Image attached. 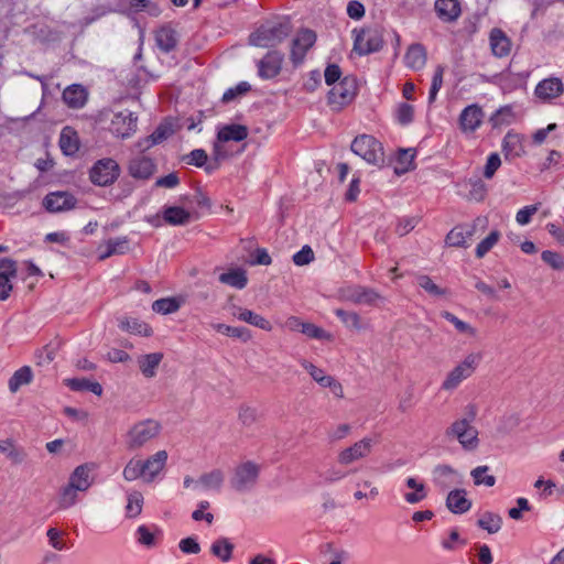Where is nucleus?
<instances>
[{"label":"nucleus","instance_id":"obj_47","mask_svg":"<svg viewBox=\"0 0 564 564\" xmlns=\"http://www.w3.org/2000/svg\"><path fill=\"white\" fill-rule=\"evenodd\" d=\"M442 317L447 322L452 323L457 332L460 334L468 335L470 337H475L477 334L476 328H474L470 324L459 319L457 316L452 314L451 312L444 311L442 312Z\"/></svg>","mask_w":564,"mask_h":564},{"label":"nucleus","instance_id":"obj_51","mask_svg":"<svg viewBox=\"0 0 564 564\" xmlns=\"http://www.w3.org/2000/svg\"><path fill=\"white\" fill-rule=\"evenodd\" d=\"M180 308V303L173 297L160 299L153 302L152 310L160 314H171Z\"/></svg>","mask_w":564,"mask_h":564},{"label":"nucleus","instance_id":"obj_63","mask_svg":"<svg viewBox=\"0 0 564 564\" xmlns=\"http://www.w3.org/2000/svg\"><path fill=\"white\" fill-rule=\"evenodd\" d=\"M137 540L140 544L151 547L155 544V539L153 532H151L150 528L147 525H140L137 529Z\"/></svg>","mask_w":564,"mask_h":564},{"label":"nucleus","instance_id":"obj_26","mask_svg":"<svg viewBox=\"0 0 564 564\" xmlns=\"http://www.w3.org/2000/svg\"><path fill=\"white\" fill-rule=\"evenodd\" d=\"M90 468L88 465H79L70 474L67 485L74 487L80 492L86 491L91 486Z\"/></svg>","mask_w":564,"mask_h":564},{"label":"nucleus","instance_id":"obj_41","mask_svg":"<svg viewBox=\"0 0 564 564\" xmlns=\"http://www.w3.org/2000/svg\"><path fill=\"white\" fill-rule=\"evenodd\" d=\"M433 474L435 485L445 490L452 485L449 477L455 474V470L448 465H438L434 468Z\"/></svg>","mask_w":564,"mask_h":564},{"label":"nucleus","instance_id":"obj_13","mask_svg":"<svg viewBox=\"0 0 564 564\" xmlns=\"http://www.w3.org/2000/svg\"><path fill=\"white\" fill-rule=\"evenodd\" d=\"M357 86L354 78L344 77L328 94L329 104L339 107L350 102L356 95Z\"/></svg>","mask_w":564,"mask_h":564},{"label":"nucleus","instance_id":"obj_15","mask_svg":"<svg viewBox=\"0 0 564 564\" xmlns=\"http://www.w3.org/2000/svg\"><path fill=\"white\" fill-rule=\"evenodd\" d=\"M485 113L480 106L473 104L463 109L459 115L458 123L462 132L473 133L482 123Z\"/></svg>","mask_w":564,"mask_h":564},{"label":"nucleus","instance_id":"obj_25","mask_svg":"<svg viewBox=\"0 0 564 564\" xmlns=\"http://www.w3.org/2000/svg\"><path fill=\"white\" fill-rule=\"evenodd\" d=\"M63 100L68 107L79 109L87 101V91L82 85H70L63 91Z\"/></svg>","mask_w":564,"mask_h":564},{"label":"nucleus","instance_id":"obj_37","mask_svg":"<svg viewBox=\"0 0 564 564\" xmlns=\"http://www.w3.org/2000/svg\"><path fill=\"white\" fill-rule=\"evenodd\" d=\"M33 375L30 367L24 366L17 370L9 379V390L15 393L22 386L28 384L32 381Z\"/></svg>","mask_w":564,"mask_h":564},{"label":"nucleus","instance_id":"obj_19","mask_svg":"<svg viewBox=\"0 0 564 564\" xmlns=\"http://www.w3.org/2000/svg\"><path fill=\"white\" fill-rule=\"evenodd\" d=\"M128 171L133 178L148 180L153 175L155 164L150 158L135 156L130 160Z\"/></svg>","mask_w":564,"mask_h":564},{"label":"nucleus","instance_id":"obj_31","mask_svg":"<svg viewBox=\"0 0 564 564\" xmlns=\"http://www.w3.org/2000/svg\"><path fill=\"white\" fill-rule=\"evenodd\" d=\"M248 137V129L242 124H228L223 127L217 134L219 142L242 141Z\"/></svg>","mask_w":564,"mask_h":564},{"label":"nucleus","instance_id":"obj_54","mask_svg":"<svg viewBox=\"0 0 564 564\" xmlns=\"http://www.w3.org/2000/svg\"><path fill=\"white\" fill-rule=\"evenodd\" d=\"M300 365L310 373L312 379L317 382L321 387L328 379L329 375H326L323 369L316 367L306 359H301Z\"/></svg>","mask_w":564,"mask_h":564},{"label":"nucleus","instance_id":"obj_32","mask_svg":"<svg viewBox=\"0 0 564 564\" xmlns=\"http://www.w3.org/2000/svg\"><path fill=\"white\" fill-rule=\"evenodd\" d=\"M163 219L172 226L186 225L191 220V214L182 207L170 206L163 212Z\"/></svg>","mask_w":564,"mask_h":564},{"label":"nucleus","instance_id":"obj_48","mask_svg":"<svg viewBox=\"0 0 564 564\" xmlns=\"http://www.w3.org/2000/svg\"><path fill=\"white\" fill-rule=\"evenodd\" d=\"M416 280L420 288H422L432 296H444L448 293L446 289H443L435 284L429 275L421 274L417 276Z\"/></svg>","mask_w":564,"mask_h":564},{"label":"nucleus","instance_id":"obj_39","mask_svg":"<svg viewBox=\"0 0 564 564\" xmlns=\"http://www.w3.org/2000/svg\"><path fill=\"white\" fill-rule=\"evenodd\" d=\"M239 321L246 322L252 326L259 327L260 329L270 332L272 326L268 319L263 316L246 308L245 311H240Z\"/></svg>","mask_w":564,"mask_h":564},{"label":"nucleus","instance_id":"obj_57","mask_svg":"<svg viewBox=\"0 0 564 564\" xmlns=\"http://www.w3.org/2000/svg\"><path fill=\"white\" fill-rule=\"evenodd\" d=\"M444 66L438 65L434 72L433 78H432V85L429 93V102L432 104L435 101L437 93L442 88L443 85V75H444Z\"/></svg>","mask_w":564,"mask_h":564},{"label":"nucleus","instance_id":"obj_27","mask_svg":"<svg viewBox=\"0 0 564 564\" xmlns=\"http://www.w3.org/2000/svg\"><path fill=\"white\" fill-rule=\"evenodd\" d=\"M162 352H151L142 355L138 358V366L140 371L145 378H153L156 375V369L163 359Z\"/></svg>","mask_w":564,"mask_h":564},{"label":"nucleus","instance_id":"obj_62","mask_svg":"<svg viewBox=\"0 0 564 564\" xmlns=\"http://www.w3.org/2000/svg\"><path fill=\"white\" fill-rule=\"evenodd\" d=\"M541 258L545 263H547L554 270L564 269V259L557 252L545 250L542 252Z\"/></svg>","mask_w":564,"mask_h":564},{"label":"nucleus","instance_id":"obj_7","mask_svg":"<svg viewBox=\"0 0 564 564\" xmlns=\"http://www.w3.org/2000/svg\"><path fill=\"white\" fill-rule=\"evenodd\" d=\"M119 175V164L110 158L98 160L89 172L90 181L98 186L111 185Z\"/></svg>","mask_w":564,"mask_h":564},{"label":"nucleus","instance_id":"obj_22","mask_svg":"<svg viewBox=\"0 0 564 564\" xmlns=\"http://www.w3.org/2000/svg\"><path fill=\"white\" fill-rule=\"evenodd\" d=\"M174 132V127L172 122L164 121L162 122L151 135L138 142V147L141 151H145L151 147L161 143L163 140L167 139Z\"/></svg>","mask_w":564,"mask_h":564},{"label":"nucleus","instance_id":"obj_40","mask_svg":"<svg viewBox=\"0 0 564 564\" xmlns=\"http://www.w3.org/2000/svg\"><path fill=\"white\" fill-rule=\"evenodd\" d=\"M212 326L216 332L239 338L245 343L251 338L250 330L246 327H232L221 323L213 324Z\"/></svg>","mask_w":564,"mask_h":564},{"label":"nucleus","instance_id":"obj_5","mask_svg":"<svg viewBox=\"0 0 564 564\" xmlns=\"http://www.w3.org/2000/svg\"><path fill=\"white\" fill-rule=\"evenodd\" d=\"M351 151L370 164L383 163V148L372 135L361 134L354 139Z\"/></svg>","mask_w":564,"mask_h":564},{"label":"nucleus","instance_id":"obj_45","mask_svg":"<svg viewBox=\"0 0 564 564\" xmlns=\"http://www.w3.org/2000/svg\"><path fill=\"white\" fill-rule=\"evenodd\" d=\"M210 550L215 556L227 562L231 558L234 544H231L228 539L221 538L213 543Z\"/></svg>","mask_w":564,"mask_h":564},{"label":"nucleus","instance_id":"obj_43","mask_svg":"<svg viewBox=\"0 0 564 564\" xmlns=\"http://www.w3.org/2000/svg\"><path fill=\"white\" fill-rule=\"evenodd\" d=\"M477 524L492 534L501 529L502 519L499 514L492 512H485L482 517L477 521Z\"/></svg>","mask_w":564,"mask_h":564},{"label":"nucleus","instance_id":"obj_64","mask_svg":"<svg viewBox=\"0 0 564 564\" xmlns=\"http://www.w3.org/2000/svg\"><path fill=\"white\" fill-rule=\"evenodd\" d=\"M314 260V251L310 246H304L293 256V262L296 265H306Z\"/></svg>","mask_w":564,"mask_h":564},{"label":"nucleus","instance_id":"obj_8","mask_svg":"<svg viewBox=\"0 0 564 564\" xmlns=\"http://www.w3.org/2000/svg\"><path fill=\"white\" fill-rule=\"evenodd\" d=\"M354 51L359 55H367L379 51L383 45L382 33L379 29L369 28L355 30Z\"/></svg>","mask_w":564,"mask_h":564},{"label":"nucleus","instance_id":"obj_14","mask_svg":"<svg viewBox=\"0 0 564 564\" xmlns=\"http://www.w3.org/2000/svg\"><path fill=\"white\" fill-rule=\"evenodd\" d=\"M138 118L133 112L123 110L113 115L110 122V131L119 138L130 137L137 129Z\"/></svg>","mask_w":564,"mask_h":564},{"label":"nucleus","instance_id":"obj_9","mask_svg":"<svg viewBox=\"0 0 564 564\" xmlns=\"http://www.w3.org/2000/svg\"><path fill=\"white\" fill-rule=\"evenodd\" d=\"M486 224V218L478 217L471 224L456 226L447 234L445 241L451 247L467 248L477 228H485Z\"/></svg>","mask_w":564,"mask_h":564},{"label":"nucleus","instance_id":"obj_55","mask_svg":"<svg viewBox=\"0 0 564 564\" xmlns=\"http://www.w3.org/2000/svg\"><path fill=\"white\" fill-rule=\"evenodd\" d=\"M500 234L498 230L491 231L484 240H481L476 248V257L482 258L499 240Z\"/></svg>","mask_w":564,"mask_h":564},{"label":"nucleus","instance_id":"obj_16","mask_svg":"<svg viewBox=\"0 0 564 564\" xmlns=\"http://www.w3.org/2000/svg\"><path fill=\"white\" fill-rule=\"evenodd\" d=\"M77 199L68 192H54L47 194L43 205L50 213H61L75 208Z\"/></svg>","mask_w":564,"mask_h":564},{"label":"nucleus","instance_id":"obj_23","mask_svg":"<svg viewBox=\"0 0 564 564\" xmlns=\"http://www.w3.org/2000/svg\"><path fill=\"white\" fill-rule=\"evenodd\" d=\"M446 507L451 512L462 514L471 508V501L466 498L464 489H454L447 495Z\"/></svg>","mask_w":564,"mask_h":564},{"label":"nucleus","instance_id":"obj_6","mask_svg":"<svg viewBox=\"0 0 564 564\" xmlns=\"http://www.w3.org/2000/svg\"><path fill=\"white\" fill-rule=\"evenodd\" d=\"M161 430L159 422L144 420L135 423L127 434V446L129 449H138L148 442L155 438Z\"/></svg>","mask_w":564,"mask_h":564},{"label":"nucleus","instance_id":"obj_21","mask_svg":"<svg viewBox=\"0 0 564 564\" xmlns=\"http://www.w3.org/2000/svg\"><path fill=\"white\" fill-rule=\"evenodd\" d=\"M434 10L437 18L446 23L456 21L462 13L458 0H436L434 3Z\"/></svg>","mask_w":564,"mask_h":564},{"label":"nucleus","instance_id":"obj_4","mask_svg":"<svg viewBox=\"0 0 564 564\" xmlns=\"http://www.w3.org/2000/svg\"><path fill=\"white\" fill-rule=\"evenodd\" d=\"M260 465L247 460L236 466L232 477L230 479V486L238 492H247L252 490L259 478Z\"/></svg>","mask_w":564,"mask_h":564},{"label":"nucleus","instance_id":"obj_56","mask_svg":"<svg viewBox=\"0 0 564 564\" xmlns=\"http://www.w3.org/2000/svg\"><path fill=\"white\" fill-rule=\"evenodd\" d=\"M470 189L468 193V198L470 200L481 202L485 199L487 194V185L480 180H470L469 181Z\"/></svg>","mask_w":564,"mask_h":564},{"label":"nucleus","instance_id":"obj_46","mask_svg":"<svg viewBox=\"0 0 564 564\" xmlns=\"http://www.w3.org/2000/svg\"><path fill=\"white\" fill-rule=\"evenodd\" d=\"M406 486L411 489H414V492L405 494L404 499L406 502L414 505L426 497L424 485L422 482H417L415 478H408Z\"/></svg>","mask_w":564,"mask_h":564},{"label":"nucleus","instance_id":"obj_50","mask_svg":"<svg viewBox=\"0 0 564 564\" xmlns=\"http://www.w3.org/2000/svg\"><path fill=\"white\" fill-rule=\"evenodd\" d=\"M413 160H414V152L412 151V149L399 150V153H398V164L399 165H397L394 167V172L399 175L408 172L411 169Z\"/></svg>","mask_w":564,"mask_h":564},{"label":"nucleus","instance_id":"obj_59","mask_svg":"<svg viewBox=\"0 0 564 564\" xmlns=\"http://www.w3.org/2000/svg\"><path fill=\"white\" fill-rule=\"evenodd\" d=\"M301 333L314 339L329 340L332 338L329 333L312 323H304L303 327L301 328Z\"/></svg>","mask_w":564,"mask_h":564},{"label":"nucleus","instance_id":"obj_34","mask_svg":"<svg viewBox=\"0 0 564 564\" xmlns=\"http://www.w3.org/2000/svg\"><path fill=\"white\" fill-rule=\"evenodd\" d=\"M65 384L73 391H90L96 395L102 394V387L97 381L86 378L66 379Z\"/></svg>","mask_w":564,"mask_h":564},{"label":"nucleus","instance_id":"obj_33","mask_svg":"<svg viewBox=\"0 0 564 564\" xmlns=\"http://www.w3.org/2000/svg\"><path fill=\"white\" fill-rule=\"evenodd\" d=\"M219 281L238 290L243 289L248 283V278L243 269H231L219 275Z\"/></svg>","mask_w":564,"mask_h":564},{"label":"nucleus","instance_id":"obj_24","mask_svg":"<svg viewBox=\"0 0 564 564\" xmlns=\"http://www.w3.org/2000/svg\"><path fill=\"white\" fill-rule=\"evenodd\" d=\"M346 299L355 304L373 305L380 295L372 289L355 286L346 293Z\"/></svg>","mask_w":564,"mask_h":564},{"label":"nucleus","instance_id":"obj_11","mask_svg":"<svg viewBox=\"0 0 564 564\" xmlns=\"http://www.w3.org/2000/svg\"><path fill=\"white\" fill-rule=\"evenodd\" d=\"M373 447V441L370 437H364L352 445L341 449L337 455L338 464L349 466L358 460L368 457Z\"/></svg>","mask_w":564,"mask_h":564},{"label":"nucleus","instance_id":"obj_60","mask_svg":"<svg viewBox=\"0 0 564 564\" xmlns=\"http://www.w3.org/2000/svg\"><path fill=\"white\" fill-rule=\"evenodd\" d=\"M3 444L8 445V451L6 452V455L9 459H11L12 463L21 464L25 459V452L22 448L14 446L12 440H6L3 441Z\"/></svg>","mask_w":564,"mask_h":564},{"label":"nucleus","instance_id":"obj_36","mask_svg":"<svg viewBox=\"0 0 564 564\" xmlns=\"http://www.w3.org/2000/svg\"><path fill=\"white\" fill-rule=\"evenodd\" d=\"M225 475L221 469H213L209 473L203 474L197 484L202 485L205 489L219 490L224 484Z\"/></svg>","mask_w":564,"mask_h":564},{"label":"nucleus","instance_id":"obj_20","mask_svg":"<svg viewBox=\"0 0 564 564\" xmlns=\"http://www.w3.org/2000/svg\"><path fill=\"white\" fill-rule=\"evenodd\" d=\"M564 91V85L560 78L551 77L541 80L535 87V95L542 100H551L560 97Z\"/></svg>","mask_w":564,"mask_h":564},{"label":"nucleus","instance_id":"obj_30","mask_svg":"<svg viewBox=\"0 0 564 564\" xmlns=\"http://www.w3.org/2000/svg\"><path fill=\"white\" fill-rule=\"evenodd\" d=\"M104 247H99V260H105L113 254H123L129 249V240L126 237L109 239Z\"/></svg>","mask_w":564,"mask_h":564},{"label":"nucleus","instance_id":"obj_17","mask_svg":"<svg viewBox=\"0 0 564 564\" xmlns=\"http://www.w3.org/2000/svg\"><path fill=\"white\" fill-rule=\"evenodd\" d=\"M167 460V452L159 451L154 455L141 460L144 473V481L152 482L155 477L164 469Z\"/></svg>","mask_w":564,"mask_h":564},{"label":"nucleus","instance_id":"obj_42","mask_svg":"<svg viewBox=\"0 0 564 564\" xmlns=\"http://www.w3.org/2000/svg\"><path fill=\"white\" fill-rule=\"evenodd\" d=\"M80 491L69 485L62 487L58 496V509L65 510L70 508L77 502L78 494Z\"/></svg>","mask_w":564,"mask_h":564},{"label":"nucleus","instance_id":"obj_61","mask_svg":"<svg viewBox=\"0 0 564 564\" xmlns=\"http://www.w3.org/2000/svg\"><path fill=\"white\" fill-rule=\"evenodd\" d=\"M520 424V417L516 413L505 415L499 423L498 431L507 434L518 427Z\"/></svg>","mask_w":564,"mask_h":564},{"label":"nucleus","instance_id":"obj_38","mask_svg":"<svg viewBox=\"0 0 564 564\" xmlns=\"http://www.w3.org/2000/svg\"><path fill=\"white\" fill-rule=\"evenodd\" d=\"M120 328L128 333L142 335V336H150L152 334V328L148 324H145L137 318L127 317V318L121 319Z\"/></svg>","mask_w":564,"mask_h":564},{"label":"nucleus","instance_id":"obj_52","mask_svg":"<svg viewBox=\"0 0 564 564\" xmlns=\"http://www.w3.org/2000/svg\"><path fill=\"white\" fill-rule=\"evenodd\" d=\"M335 314L347 327L358 330L362 328L360 316L356 312H347L341 308H337L335 310Z\"/></svg>","mask_w":564,"mask_h":564},{"label":"nucleus","instance_id":"obj_53","mask_svg":"<svg viewBox=\"0 0 564 564\" xmlns=\"http://www.w3.org/2000/svg\"><path fill=\"white\" fill-rule=\"evenodd\" d=\"M488 469V466H478L471 470L470 474L475 485H486L487 487H492L496 484L495 476L486 475Z\"/></svg>","mask_w":564,"mask_h":564},{"label":"nucleus","instance_id":"obj_44","mask_svg":"<svg viewBox=\"0 0 564 564\" xmlns=\"http://www.w3.org/2000/svg\"><path fill=\"white\" fill-rule=\"evenodd\" d=\"M143 496L139 491H132L127 497L126 516L135 518L142 512Z\"/></svg>","mask_w":564,"mask_h":564},{"label":"nucleus","instance_id":"obj_2","mask_svg":"<svg viewBox=\"0 0 564 564\" xmlns=\"http://www.w3.org/2000/svg\"><path fill=\"white\" fill-rule=\"evenodd\" d=\"M476 408L470 405L468 408V419L456 420L446 430V436L456 438L466 451H473L478 446V431L471 425L476 416Z\"/></svg>","mask_w":564,"mask_h":564},{"label":"nucleus","instance_id":"obj_28","mask_svg":"<svg viewBox=\"0 0 564 564\" xmlns=\"http://www.w3.org/2000/svg\"><path fill=\"white\" fill-rule=\"evenodd\" d=\"M155 43L164 53H170L177 45L176 32L170 26H162L155 31Z\"/></svg>","mask_w":564,"mask_h":564},{"label":"nucleus","instance_id":"obj_58","mask_svg":"<svg viewBox=\"0 0 564 564\" xmlns=\"http://www.w3.org/2000/svg\"><path fill=\"white\" fill-rule=\"evenodd\" d=\"M251 89V86L247 82H241L237 86L227 89L223 95L224 102L234 101L236 98L243 96Z\"/></svg>","mask_w":564,"mask_h":564},{"label":"nucleus","instance_id":"obj_1","mask_svg":"<svg viewBox=\"0 0 564 564\" xmlns=\"http://www.w3.org/2000/svg\"><path fill=\"white\" fill-rule=\"evenodd\" d=\"M292 26L288 19L261 25L249 36V43L259 47H274L282 43L291 33Z\"/></svg>","mask_w":564,"mask_h":564},{"label":"nucleus","instance_id":"obj_18","mask_svg":"<svg viewBox=\"0 0 564 564\" xmlns=\"http://www.w3.org/2000/svg\"><path fill=\"white\" fill-rule=\"evenodd\" d=\"M489 44L492 54L502 58L510 54L512 42L509 36L499 28H494L489 33Z\"/></svg>","mask_w":564,"mask_h":564},{"label":"nucleus","instance_id":"obj_12","mask_svg":"<svg viewBox=\"0 0 564 564\" xmlns=\"http://www.w3.org/2000/svg\"><path fill=\"white\" fill-rule=\"evenodd\" d=\"M284 61L283 53L279 51H269L263 58L257 62L258 75L262 79H272L276 77Z\"/></svg>","mask_w":564,"mask_h":564},{"label":"nucleus","instance_id":"obj_29","mask_svg":"<svg viewBox=\"0 0 564 564\" xmlns=\"http://www.w3.org/2000/svg\"><path fill=\"white\" fill-rule=\"evenodd\" d=\"M405 65L412 69H421L426 63V51L421 44H412L405 55Z\"/></svg>","mask_w":564,"mask_h":564},{"label":"nucleus","instance_id":"obj_10","mask_svg":"<svg viewBox=\"0 0 564 564\" xmlns=\"http://www.w3.org/2000/svg\"><path fill=\"white\" fill-rule=\"evenodd\" d=\"M316 34L314 31L303 29L297 32L296 36L292 40L290 59L294 67H297L304 62L307 51L315 44Z\"/></svg>","mask_w":564,"mask_h":564},{"label":"nucleus","instance_id":"obj_49","mask_svg":"<svg viewBox=\"0 0 564 564\" xmlns=\"http://www.w3.org/2000/svg\"><path fill=\"white\" fill-rule=\"evenodd\" d=\"M123 478L133 481L139 478L144 480V473L140 459H130L122 471Z\"/></svg>","mask_w":564,"mask_h":564},{"label":"nucleus","instance_id":"obj_35","mask_svg":"<svg viewBox=\"0 0 564 564\" xmlns=\"http://www.w3.org/2000/svg\"><path fill=\"white\" fill-rule=\"evenodd\" d=\"M59 147L63 153L66 155H72L78 151V139L76 132L72 128L65 127L62 130L59 137Z\"/></svg>","mask_w":564,"mask_h":564},{"label":"nucleus","instance_id":"obj_3","mask_svg":"<svg viewBox=\"0 0 564 564\" xmlns=\"http://www.w3.org/2000/svg\"><path fill=\"white\" fill-rule=\"evenodd\" d=\"M481 358L482 356L480 352L468 354L463 361L447 373L442 383V389L445 391L455 390L464 380L473 376L480 364Z\"/></svg>","mask_w":564,"mask_h":564}]
</instances>
